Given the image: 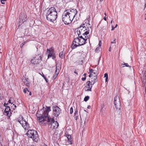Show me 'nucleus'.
Listing matches in <instances>:
<instances>
[{
	"label": "nucleus",
	"mask_w": 146,
	"mask_h": 146,
	"mask_svg": "<svg viewBox=\"0 0 146 146\" xmlns=\"http://www.w3.org/2000/svg\"><path fill=\"white\" fill-rule=\"evenodd\" d=\"M50 111V107H43L42 110L37 112L36 114L37 120L42 125L47 123L51 125L50 128L52 129H56L58 127V123L57 121H54L53 118L48 116V112Z\"/></svg>",
	"instance_id": "f257e3e1"
},
{
	"label": "nucleus",
	"mask_w": 146,
	"mask_h": 146,
	"mask_svg": "<svg viewBox=\"0 0 146 146\" xmlns=\"http://www.w3.org/2000/svg\"><path fill=\"white\" fill-rule=\"evenodd\" d=\"M78 13L76 9H69L65 11L62 15V20L66 24L71 23Z\"/></svg>",
	"instance_id": "f03ea898"
},
{
	"label": "nucleus",
	"mask_w": 146,
	"mask_h": 146,
	"mask_svg": "<svg viewBox=\"0 0 146 146\" xmlns=\"http://www.w3.org/2000/svg\"><path fill=\"white\" fill-rule=\"evenodd\" d=\"M90 31H92L91 26L88 22L87 23L82 24L78 28L77 32L78 35H82L84 36L85 35L87 36Z\"/></svg>",
	"instance_id": "7ed1b4c3"
},
{
	"label": "nucleus",
	"mask_w": 146,
	"mask_h": 146,
	"mask_svg": "<svg viewBox=\"0 0 146 146\" xmlns=\"http://www.w3.org/2000/svg\"><path fill=\"white\" fill-rule=\"evenodd\" d=\"M78 37L74 38L72 44L71 45V48L74 49L77 47L82 45L86 43V41L87 38H88V36H85V38H84L82 35H78Z\"/></svg>",
	"instance_id": "20e7f679"
},
{
	"label": "nucleus",
	"mask_w": 146,
	"mask_h": 146,
	"mask_svg": "<svg viewBox=\"0 0 146 146\" xmlns=\"http://www.w3.org/2000/svg\"><path fill=\"white\" fill-rule=\"evenodd\" d=\"M46 16L48 21L53 22L56 20L57 17V12L56 9L54 7L49 8L47 11Z\"/></svg>",
	"instance_id": "39448f33"
},
{
	"label": "nucleus",
	"mask_w": 146,
	"mask_h": 146,
	"mask_svg": "<svg viewBox=\"0 0 146 146\" xmlns=\"http://www.w3.org/2000/svg\"><path fill=\"white\" fill-rule=\"evenodd\" d=\"M27 134L28 137L32 138L34 141L37 142L39 139L37 132L34 130H29Z\"/></svg>",
	"instance_id": "423d86ee"
},
{
	"label": "nucleus",
	"mask_w": 146,
	"mask_h": 146,
	"mask_svg": "<svg viewBox=\"0 0 146 146\" xmlns=\"http://www.w3.org/2000/svg\"><path fill=\"white\" fill-rule=\"evenodd\" d=\"M18 121L21 125L25 130H27L29 128V125L26 120L22 116H20L17 119Z\"/></svg>",
	"instance_id": "0eeeda50"
},
{
	"label": "nucleus",
	"mask_w": 146,
	"mask_h": 146,
	"mask_svg": "<svg viewBox=\"0 0 146 146\" xmlns=\"http://www.w3.org/2000/svg\"><path fill=\"white\" fill-rule=\"evenodd\" d=\"M114 104L117 109H119L120 107V102L119 97L116 96L114 99Z\"/></svg>",
	"instance_id": "6e6552de"
},
{
	"label": "nucleus",
	"mask_w": 146,
	"mask_h": 146,
	"mask_svg": "<svg viewBox=\"0 0 146 146\" xmlns=\"http://www.w3.org/2000/svg\"><path fill=\"white\" fill-rule=\"evenodd\" d=\"M53 111L55 116L57 117L60 113L61 110L58 106L53 107Z\"/></svg>",
	"instance_id": "1a4fd4ad"
},
{
	"label": "nucleus",
	"mask_w": 146,
	"mask_h": 146,
	"mask_svg": "<svg viewBox=\"0 0 146 146\" xmlns=\"http://www.w3.org/2000/svg\"><path fill=\"white\" fill-rule=\"evenodd\" d=\"M47 52L48 53V59L50 57H51L52 56L55 54L54 52V49L53 48H51L50 49H47Z\"/></svg>",
	"instance_id": "9d476101"
},
{
	"label": "nucleus",
	"mask_w": 146,
	"mask_h": 146,
	"mask_svg": "<svg viewBox=\"0 0 146 146\" xmlns=\"http://www.w3.org/2000/svg\"><path fill=\"white\" fill-rule=\"evenodd\" d=\"M66 137L68 139V141L66 142V145H68L69 144H72V139L71 138V135H68L66 133L65 134Z\"/></svg>",
	"instance_id": "9b49d317"
},
{
	"label": "nucleus",
	"mask_w": 146,
	"mask_h": 146,
	"mask_svg": "<svg viewBox=\"0 0 146 146\" xmlns=\"http://www.w3.org/2000/svg\"><path fill=\"white\" fill-rule=\"evenodd\" d=\"M26 19V16L25 14L24 13L21 14L19 16V19H20L19 22L21 23L22 22L23 23L25 21Z\"/></svg>",
	"instance_id": "f8f14e48"
},
{
	"label": "nucleus",
	"mask_w": 146,
	"mask_h": 146,
	"mask_svg": "<svg viewBox=\"0 0 146 146\" xmlns=\"http://www.w3.org/2000/svg\"><path fill=\"white\" fill-rule=\"evenodd\" d=\"M90 81L87 82H86V88H87L88 89L86 90V91H92V85H93L91 83Z\"/></svg>",
	"instance_id": "ddd939ff"
},
{
	"label": "nucleus",
	"mask_w": 146,
	"mask_h": 146,
	"mask_svg": "<svg viewBox=\"0 0 146 146\" xmlns=\"http://www.w3.org/2000/svg\"><path fill=\"white\" fill-rule=\"evenodd\" d=\"M60 64L58 65L57 66V65H56V69L55 72V74H56V75H58L59 74L60 70L61 69V68L60 67Z\"/></svg>",
	"instance_id": "4468645a"
},
{
	"label": "nucleus",
	"mask_w": 146,
	"mask_h": 146,
	"mask_svg": "<svg viewBox=\"0 0 146 146\" xmlns=\"http://www.w3.org/2000/svg\"><path fill=\"white\" fill-rule=\"evenodd\" d=\"M38 56L37 57H35V58H34L31 60V62L33 64H37L39 62V60L37 61L36 60L37 59V58Z\"/></svg>",
	"instance_id": "2eb2a0df"
},
{
	"label": "nucleus",
	"mask_w": 146,
	"mask_h": 146,
	"mask_svg": "<svg viewBox=\"0 0 146 146\" xmlns=\"http://www.w3.org/2000/svg\"><path fill=\"white\" fill-rule=\"evenodd\" d=\"M89 72L90 74L89 75V77L90 78L92 77L93 76V74H94V76H97L96 73V72H93L92 69H90L89 70Z\"/></svg>",
	"instance_id": "dca6fc26"
},
{
	"label": "nucleus",
	"mask_w": 146,
	"mask_h": 146,
	"mask_svg": "<svg viewBox=\"0 0 146 146\" xmlns=\"http://www.w3.org/2000/svg\"><path fill=\"white\" fill-rule=\"evenodd\" d=\"M9 111L8 110H5L4 111L3 113L4 115L7 116L9 118L10 117V116H11V113L10 112V113H9Z\"/></svg>",
	"instance_id": "f3484780"
},
{
	"label": "nucleus",
	"mask_w": 146,
	"mask_h": 146,
	"mask_svg": "<svg viewBox=\"0 0 146 146\" xmlns=\"http://www.w3.org/2000/svg\"><path fill=\"white\" fill-rule=\"evenodd\" d=\"M97 76H94V78L92 79V80H91V82H90L93 85H94L96 82V79L97 78Z\"/></svg>",
	"instance_id": "a211bd4d"
},
{
	"label": "nucleus",
	"mask_w": 146,
	"mask_h": 146,
	"mask_svg": "<svg viewBox=\"0 0 146 146\" xmlns=\"http://www.w3.org/2000/svg\"><path fill=\"white\" fill-rule=\"evenodd\" d=\"M59 57L62 59L64 57V56L63 55V51H62L59 54Z\"/></svg>",
	"instance_id": "6ab92c4d"
},
{
	"label": "nucleus",
	"mask_w": 146,
	"mask_h": 146,
	"mask_svg": "<svg viewBox=\"0 0 146 146\" xmlns=\"http://www.w3.org/2000/svg\"><path fill=\"white\" fill-rule=\"evenodd\" d=\"M86 115H84V116H82V117H81V119L82 120H83L84 121V122L85 123L86 121Z\"/></svg>",
	"instance_id": "aec40b11"
},
{
	"label": "nucleus",
	"mask_w": 146,
	"mask_h": 146,
	"mask_svg": "<svg viewBox=\"0 0 146 146\" xmlns=\"http://www.w3.org/2000/svg\"><path fill=\"white\" fill-rule=\"evenodd\" d=\"M37 56H38V57L37 58V59L36 60H37V61L39 60V62H40L42 58L41 57V55L38 54V55L36 56V57H37Z\"/></svg>",
	"instance_id": "412c9836"
},
{
	"label": "nucleus",
	"mask_w": 146,
	"mask_h": 146,
	"mask_svg": "<svg viewBox=\"0 0 146 146\" xmlns=\"http://www.w3.org/2000/svg\"><path fill=\"white\" fill-rule=\"evenodd\" d=\"M89 96H86L84 99V101L86 102L89 99Z\"/></svg>",
	"instance_id": "4be33fe9"
},
{
	"label": "nucleus",
	"mask_w": 146,
	"mask_h": 146,
	"mask_svg": "<svg viewBox=\"0 0 146 146\" xmlns=\"http://www.w3.org/2000/svg\"><path fill=\"white\" fill-rule=\"evenodd\" d=\"M27 91L29 92V91L27 88H25L23 90V92L25 93H26Z\"/></svg>",
	"instance_id": "5701e85b"
},
{
	"label": "nucleus",
	"mask_w": 146,
	"mask_h": 146,
	"mask_svg": "<svg viewBox=\"0 0 146 146\" xmlns=\"http://www.w3.org/2000/svg\"><path fill=\"white\" fill-rule=\"evenodd\" d=\"M5 110H6L9 111L10 112L11 109H10V107L9 106H7V107L6 108Z\"/></svg>",
	"instance_id": "b1692460"
},
{
	"label": "nucleus",
	"mask_w": 146,
	"mask_h": 146,
	"mask_svg": "<svg viewBox=\"0 0 146 146\" xmlns=\"http://www.w3.org/2000/svg\"><path fill=\"white\" fill-rule=\"evenodd\" d=\"M73 112V109L72 107H71L70 109V113L72 114Z\"/></svg>",
	"instance_id": "393cba45"
},
{
	"label": "nucleus",
	"mask_w": 146,
	"mask_h": 146,
	"mask_svg": "<svg viewBox=\"0 0 146 146\" xmlns=\"http://www.w3.org/2000/svg\"><path fill=\"white\" fill-rule=\"evenodd\" d=\"M57 76L58 75H56V74H55V75H54L53 76V79L54 80L56 78Z\"/></svg>",
	"instance_id": "a878e982"
},
{
	"label": "nucleus",
	"mask_w": 146,
	"mask_h": 146,
	"mask_svg": "<svg viewBox=\"0 0 146 146\" xmlns=\"http://www.w3.org/2000/svg\"><path fill=\"white\" fill-rule=\"evenodd\" d=\"M42 76L44 78V79L45 80L46 82H48V80L46 78V77L44 76V75L43 74V75Z\"/></svg>",
	"instance_id": "bb28decb"
},
{
	"label": "nucleus",
	"mask_w": 146,
	"mask_h": 146,
	"mask_svg": "<svg viewBox=\"0 0 146 146\" xmlns=\"http://www.w3.org/2000/svg\"><path fill=\"white\" fill-rule=\"evenodd\" d=\"M13 102L11 104V106L12 108H13V109H14V110H15V108H14V106L15 105L14 104H13Z\"/></svg>",
	"instance_id": "cd10ccee"
},
{
	"label": "nucleus",
	"mask_w": 146,
	"mask_h": 146,
	"mask_svg": "<svg viewBox=\"0 0 146 146\" xmlns=\"http://www.w3.org/2000/svg\"><path fill=\"white\" fill-rule=\"evenodd\" d=\"M74 113V114H75V116H76V117H78V113H77V111H75V112Z\"/></svg>",
	"instance_id": "c85d7f7f"
},
{
	"label": "nucleus",
	"mask_w": 146,
	"mask_h": 146,
	"mask_svg": "<svg viewBox=\"0 0 146 146\" xmlns=\"http://www.w3.org/2000/svg\"><path fill=\"white\" fill-rule=\"evenodd\" d=\"M99 51V47H97L96 48L95 51L97 52H98Z\"/></svg>",
	"instance_id": "c756f323"
},
{
	"label": "nucleus",
	"mask_w": 146,
	"mask_h": 146,
	"mask_svg": "<svg viewBox=\"0 0 146 146\" xmlns=\"http://www.w3.org/2000/svg\"><path fill=\"white\" fill-rule=\"evenodd\" d=\"M104 77L106 78H108V74L107 73H106L104 74Z\"/></svg>",
	"instance_id": "7c9ffc66"
},
{
	"label": "nucleus",
	"mask_w": 146,
	"mask_h": 146,
	"mask_svg": "<svg viewBox=\"0 0 146 146\" xmlns=\"http://www.w3.org/2000/svg\"><path fill=\"white\" fill-rule=\"evenodd\" d=\"M52 57V58L54 60L55 58H56V56L55 55V54L53 55L52 56H51Z\"/></svg>",
	"instance_id": "2f4dec72"
},
{
	"label": "nucleus",
	"mask_w": 146,
	"mask_h": 146,
	"mask_svg": "<svg viewBox=\"0 0 146 146\" xmlns=\"http://www.w3.org/2000/svg\"><path fill=\"white\" fill-rule=\"evenodd\" d=\"M123 65H125L126 67H129V66L128 65L127 63H125L124 64H122Z\"/></svg>",
	"instance_id": "473e14b6"
},
{
	"label": "nucleus",
	"mask_w": 146,
	"mask_h": 146,
	"mask_svg": "<svg viewBox=\"0 0 146 146\" xmlns=\"http://www.w3.org/2000/svg\"><path fill=\"white\" fill-rule=\"evenodd\" d=\"M102 45V42L101 41H99V46H101Z\"/></svg>",
	"instance_id": "72a5a7b5"
},
{
	"label": "nucleus",
	"mask_w": 146,
	"mask_h": 146,
	"mask_svg": "<svg viewBox=\"0 0 146 146\" xmlns=\"http://www.w3.org/2000/svg\"><path fill=\"white\" fill-rule=\"evenodd\" d=\"M115 40H116V39H115V38L113 40V41H111V44H113L114 43V42H115L114 43H115Z\"/></svg>",
	"instance_id": "f704fd0d"
},
{
	"label": "nucleus",
	"mask_w": 146,
	"mask_h": 146,
	"mask_svg": "<svg viewBox=\"0 0 146 146\" xmlns=\"http://www.w3.org/2000/svg\"><path fill=\"white\" fill-rule=\"evenodd\" d=\"M86 77H85L84 78H82V80L84 81L86 79Z\"/></svg>",
	"instance_id": "c9c22d12"
},
{
	"label": "nucleus",
	"mask_w": 146,
	"mask_h": 146,
	"mask_svg": "<svg viewBox=\"0 0 146 146\" xmlns=\"http://www.w3.org/2000/svg\"><path fill=\"white\" fill-rule=\"evenodd\" d=\"M6 104L5 103H4V105L5 107L6 108L7 107V104Z\"/></svg>",
	"instance_id": "e433bc0d"
},
{
	"label": "nucleus",
	"mask_w": 146,
	"mask_h": 146,
	"mask_svg": "<svg viewBox=\"0 0 146 146\" xmlns=\"http://www.w3.org/2000/svg\"><path fill=\"white\" fill-rule=\"evenodd\" d=\"M25 44V42L24 43H22L20 45V47H22Z\"/></svg>",
	"instance_id": "4c0bfd02"
},
{
	"label": "nucleus",
	"mask_w": 146,
	"mask_h": 146,
	"mask_svg": "<svg viewBox=\"0 0 146 146\" xmlns=\"http://www.w3.org/2000/svg\"><path fill=\"white\" fill-rule=\"evenodd\" d=\"M111 46H110V47L109 48V51H111Z\"/></svg>",
	"instance_id": "58836bf2"
},
{
	"label": "nucleus",
	"mask_w": 146,
	"mask_h": 146,
	"mask_svg": "<svg viewBox=\"0 0 146 146\" xmlns=\"http://www.w3.org/2000/svg\"><path fill=\"white\" fill-rule=\"evenodd\" d=\"M8 103H10V104H11V100H9V101H8Z\"/></svg>",
	"instance_id": "ea45409f"
},
{
	"label": "nucleus",
	"mask_w": 146,
	"mask_h": 146,
	"mask_svg": "<svg viewBox=\"0 0 146 146\" xmlns=\"http://www.w3.org/2000/svg\"><path fill=\"white\" fill-rule=\"evenodd\" d=\"M112 29H111V30L112 31H113L114 30V28H115V27H113V26H112Z\"/></svg>",
	"instance_id": "a19ab883"
},
{
	"label": "nucleus",
	"mask_w": 146,
	"mask_h": 146,
	"mask_svg": "<svg viewBox=\"0 0 146 146\" xmlns=\"http://www.w3.org/2000/svg\"><path fill=\"white\" fill-rule=\"evenodd\" d=\"M108 78H106V80H105L106 82H107L108 81Z\"/></svg>",
	"instance_id": "79ce46f5"
},
{
	"label": "nucleus",
	"mask_w": 146,
	"mask_h": 146,
	"mask_svg": "<svg viewBox=\"0 0 146 146\" xmlns=\"http://www.w3.org/2000/svg\"><path fill=\"white\" fill-rule=\"evenodd\" d=\"M104 19L105 21H106V16H105V17L104 18Z\"/></svg>",
	"instance_id": "37998d69"
},
{
	"label": "nucleus",
	"mask_w": 146,
	"mask_h": 146,
	"mask_svg": "<svg viewBox=\"0 0 146 146\" xmlns=\"http://www.w3.org/2000/svg\"><path fill=\"white\" fill-rule=\"evenodd\" d=\"M74 72L77 75H78V73L77 72H76V71H74Z\"/></svg>",
	"instance_id": "c03bdc74"
},
{
	"label": "nucleus",
	"mask_w": 146,
	"mask_h": 146,
	"mask_svg": "<svg viewBox=\"0 0 146 146\" xmlns=\"http://www.w3.org/2000/svg\"><path fill=\"white\" fill-rule=\"evenodd\" d=\"M90 106H88L87 108L88 109H90Z\"/></svg>",
	"instance_id": "a18cd8bd"
},
{
	"label": "nucleus",
	"mask_w": 146,
	"mask_h": 146,
	"mask_svg": "<svg viewBox=\"0 0 146 146\" xmlns=\"http://www.w3.org/2000/svg\"><path fill=\"white\" fill-rule=\"evenodd\" d=\"M1 3H2V4H5V3H4V2H3V1H1Z\"/></svg>",
	"instance_id": "49530a36"
},
{
	"label": "nucleus",
	"mask_w": 146,
	"mask_h": 146,
	"mask_svg": "<svg viewBox=\"0 0 146 146\" xmlns=\"http://www.w3.org/2000/svg\"><path fill=\"white\" fill-rule=\"evenodd\" d=\"M145 19L146 20V13H145Z\"/></svg>",
	"instance_id": "de8ad7c7"
},
{
	"label": "nucleus",
	"mask_w": 146,
	"mask_h": 146,
	"mask_svg": "<svg viewBox=\"0 0 146 146\" xmlns=\"http://www.w3.org/2000/svg\"><path fill=\"white\" fill-rule=\"evenodd\" d=\"M6 0H1V1H6Z\"/></svg>",
	"instance_id": "09e8293b"
},
{
	"label": "nucleus",
	"mask_w": 146,
	"mask_h": 146,
	"mask_svg": "<svg viewBox=\"0 0 146 146\" xmlns=\"http://www.w3.org/2000/svg\"><path fill=\"white\" fill-rule=\"evenodd\" d=\"M31 94H31V92H29V95H31Z\"/></svg>",
	"instance_id": "8fccbe9b"
},
{
	"label": "nucleus",
	"mask_w": 146,
	"mask_h": 146,
	"mask_svg": "<svg viewBox=\"0 0 146 146\" xmlns=\"http://www.w3.org/2000/svg\"><path fill=\"white\" fill-rule=\"evenodd\" d=\"M86 73H85L84 74V76H85V77H86Z\"/></svg>",
	"instance_id": "3c124183"
},
{
	"label": "nucleus",
	"mask_w": 146,
	"mask_h": 146,
	"mask_svg": "<svg viewBox=\"0 0 146 146\" xmlns=\"http://www.w3.org/2000/svg\"><path fill=\"white\" fill-rule=\"evenodd\" d=\"M117 24H116V25H115V28H116L117 27Z\"/></svg>",
	"instance_id": "603ef678"
},
{
	"label": "nucleus",
	"mask_w": 146,
	"mask_h": 146,
	"mask_svg": "<svg viewBox=\"0 0 146 146\" xmlns=\"http://www.w3.org/2000/svg\"><path fill=\"white\" fill-rule=\"evenodd\" d=\"M16 107H17L16 106V105H14V107L15 108H16Z\"/></svg>",
	"instance_id": "864d4df0"
},
{
	"label": "nucleus",
	"mask_w": 146,
	"mask_h": 146,
	"mask_svg": "<svg viewBox=\"0 0 146 146\" xmlns=\"http://www.w3.org/2000/svg\"><path fill=\"white\" fill-rule=\"evenodd\" d=\"M43 146H47L46 145H45V144H44V145H43Z\"/></svg>",
	"instance_id": "5fc2aeb1"
},
{
	"label": "nucleus",
	"mask_w": 146,
	"mask_h": 146,
	"mask_svg": "<svg viewBox=\"0 0 146 146\" xmlns=\"http://www.w3.org/2000/svg\"><path fill=\"white\" fill-rule=\"evenodd\" d=\"M103 1V0H100V2H102V1Z\"/></svg>",
	"instance_id": "6e6d98bb"
},
{
	"label": "nucleus",
	"mask_w": 146,
	"mask_h": 146,
	"mask_svg": "<svg viewBox=\"0 0 146 146\" xmlns=\"http://www.w3.org/2000/svg\"><path fill=\"white\" fill-rule=\"evenodd\" d=\"M104 15H105V16H106V13H104Z\"/></svg>",
	"instance_id": "4d7b16f0"
},
{
	"label": "nucleus",
	"mask_w": 146,
	"mask_h": 146,
	"mask_svg": "<svg viewBox=\"0 0 146 146\" xmlns=\"http://www.w3.org/2000/svg\"><path fill=\"white\" fill-rule=\"evenodd\" d=\"M112 23V21H111V23Z\"/></svg>",
	"instance_id": "13d9d810"
},
{
	"label": "nucleus",
	"mask_w": 146,
	"mask_h": 146,
	"mask_svg": "<svg viewBox=\"0 0 146 146\" xmlns=\"http://www.w3.org/2000/svg\"><path fill=\"white\" fill-rule=\"evenodd\" d=\"M94 74H93V76H92V77H94Z\"/></svg>",
	"instance_id": "bf43d9fd"
}]
</instances>
